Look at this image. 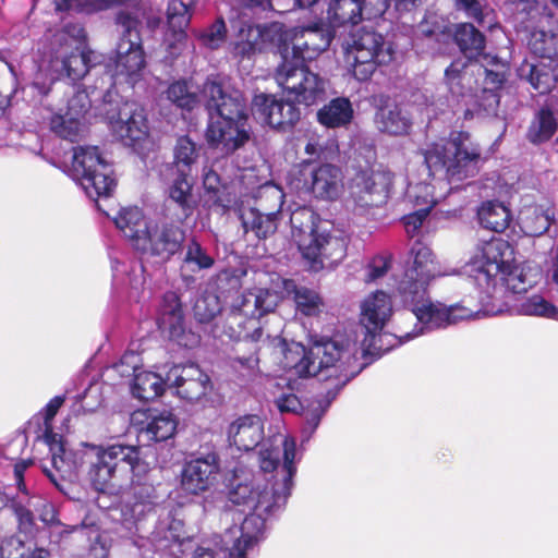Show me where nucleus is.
I'll return each mask as SVG.
<instances>
[{
    "label": "nucleus",
    "instance_id": "20e7f679",
    "mask_svg": "<svg viewBox=\"0 0 558 558\" xmlns=\"http://www.w3.org/2000/svg\"><path fill=\"white\" fill-rule=\"evenodd\" d=\"M362 369L355 343L326 339L315 342L308 350L303 348V357L295 364L296 374L301 377L317 376L331 385L324 395L314 400L312 408L305 413L303 433H307V438L315 433L342 388Z\"/></svg>",
    "mask_w": 558,
    "mask_h": 558
},
{
    "label": "nucleus",
    "instance_id": "6e6d98bb",
    "mask_svg": "<svg viewBox=\"0 0 558 558\" xmlns=\"http://www.w3.org/2000/svg\"><path fill=\"white\" fill-rule=\"evenodd\" d=\"M184 263L193 265V270H202L210 268L214 265V258L206 253L198 242L192 240L186 246Z\"/></svg>",
    "mask_w": 558,
    "mask_h": 558
},
{
    "label": "nucleus",
    "instance_id": "a878e982",
    "mask_svg": "<svg viewBox=\"0 0 558 558\" xmlns=\"http://www.w3.org/2000/svg\"><path fill=\"white\" fill-rule=\"evenodd\" d=\"M473 74L474 71H470L468 61L463 59L453 60L445 70V84L457 106H468L469 100L473 99Z\"/></svg>",
    "mask_w": 558,
    "mask_h": 558
},
{
    "label": "nucleus",
    "instance_id": "f257e3e1",
    "mask_svg": "<svg viewBox=\"0 0 558 558\" xmlns=\"http://www.w3.org/2000/svg\"><path fill=\"white\" fill-rule=\"evenodd\" d=\"M78 480L84 477L100 494L99 508L109 509L110 518L132 531L158 502L156 488L147 482L151 471L137 446L122 444L86 445L78 456Z\"/></svg>",
    "mask_w": 558,
    "mask_h": 558
},
{
    "label": "nucleus",
    "instance_id": "1a4fd4ad",
    "mask_svg": "<svg viewBox=\"0 0 558 558\" xmlns=\"http://www.w3.org/2000/svg\"><path fill=\"white\" fill-rule=\"evenodd\" d=\"M52 46L50 64L59 76L78 81L100 62V56L86 48L85 31L78 23L66 24L57 32Z\"/></svg>",
    "mask_w": 558,
    "mask_h": 558
},
{
    "label": "nucleus",
    "instance_id": "412c9836",
    "mask_svg": "<svg viewBox=\"0 0 558 558\" xmlns=\"http://www.w3.org/2000/svg\"><path fill=\"white\" fill-rule=\"evenodd\" d=\"M90 108V98L86 90H77L68 101L64 113L52 116L50 129L58 136L75 141L83 130L84 119Z\"/></svg>",
    "mask_w": 558,
    "mask_h": 558
},
{
    "label": "nucleus",
    "instance_id": "473e14b6",
    "mask_svg": "<svg viewBox=\"0 0 558 558\" xmlns=\"http://www.w3.org/2000/svg\"><path fill=\"white\" fill-rule=\"evenodd\" d=\"M412 265L407 269H415V275L430 280L450 275L442 271L439 264L435 260L432 250L420 240H416L410 250Z\"/></svg>",
    "mask_w": 558,
    "mask_h": 558
},
{
    "label": "nucleus",
    "instance_id": "f704fd0d",
    "mask_svg": "<svg viewBox=\"0 0 558 558\" xmlns=\"http://www.w3.org/2000/svg\"><path fill=\"white\" fill-rule=\"evenodd\" d=\"M511 213L507 206L498 201L482 203L477 209V220L482 228L500 233L511 222Z\"/></svg>",
    "mask_w": 558,
    "mask_h": 558
},
{
    "label": "nucleus",
    "instance_id": "c03bdc74",
    "mask_svg": "<svg viewBox=\"0 0 558 558\" xmlns=\"http://www.w3.org/2000/svg\"><path fill=\"white\" fill-rule=\"evenodd\" d=\"M519 75L539 94L549 93L555 85L553 74L545 65L525 63L519 69Z\"/></svg>",
    "mask_w": 558,
    "mask_h": 558
},
{
    "label": "nucleus",
    "instance_id": "6ab92c4d",
    "mask_svg": "<svg viewBox=\"0 0 558 558\" xmlns=\"http://www.w3.org/2000/svg\"><path fill=\"white\" fill-rule=\"evenodd\" d=\"M112 132L125 144L135 145L148 135L144 109L136 102L126 101L116 114L107 117Z\"/></svg>",
    "mask_w": 558,
    "mask_h": 558
},
{
    "label": "nucleus",
    "instance_id": "0eeeda50",
    "mask_svg": "<svg viewBox=\"0 0 558 558\" xmlns=\"http://www.w3.org/2000/svg\"><path fill=\"white\" fill-rule=\"evenodd\" d=\"M202 96L209 114L207 143L220 155H229L244 141V105L239 95L227 94L215 77H208L204 83Z\"/></svg>",
    "mask_w": 558,
    "mask_h": 558
},
{
    "label": "nucleus",
    "instance_id": "4468645a",
    "mask_svg": "<svg viewBox=\"0 0 558 558\" xmlns=\"http://www.w3.org/2000/svg\"><path fill=\"white\" fill-rule=\"evenodd\" d=\"M347 54L353 76L365 82L378 65L392 60V48L380 33L364 26L351 34Z\"/></svg>",
    "mask_w": 558,
    "mask_h": 558
},
{
    "label": "nucleus",
    "instance_id": "69168bd1",
    "mask_svg": "<svg viewBox=\"0 0 558 558\" xmlns=\"http://www.w3.org/2000/svg\"><path fill=\"white\" fill-rule=\"evenodd\" d=\"M15 514L20 532L24 533L26 537H34L36 534V524L33 513L28 509L19 506L15 508Z\"/></svg>",
    "mask_w": 558,
    "mask_h": 558
},
{
    "label": "nucleus",
    "instance_id": "423d86ee",
    "mask_svg": "<svg viewBox=\"0 0 558 558\" xmlns=\"http://www.w3.org/2000/svg\"><path fill=\"white\" fill-rule=\"evenodd\" d=\"M511 255L512 248L507 241L493 240L484 246L482 257L466 267L469 281L478 289L481 302L492 295L497 276L513 293L526 292L536 283L538 274L530 267L510 263Z\"/></svg>",
    "mask_w": 558,
    "mask_h": 558
},
{
    "label": "nucleus",
    "instance_id": "13d9d810",
    "mask_svg": "<svg viewBox=\"0 0 558 558\" xmlns=\"http://www.w3.org/2000/svg\"><path fill=\"white\" fill-rule=\"evenodd\" d=\"M39 519L46 524L49 525L57 531H53L51 534V538L54 536V533H58L60 537H62L63 534H69L76 530V526H63L57 519V511L54 509V506L50 502H43L41 507L39 509Z\"/></svg>",
    "mask_w": 558,
    "mask_h": 558
},
{
    "label": "nucleus",
    "instance_id": "8fccbe9b",
    "mask_svg": "<svg viewBox=\"0 0 558 558\" xmlns=\"http://www.w3.org/2000/svg\"><path fill=\"white\" fill-rule=\"evenodd\" d=\"M203 185L205 190V202L209 207L221 206L227 207L223 198L225 186L220 182L219 175L211 169H204Z\"/></svg>",
    "mask_w": 558,
    "mask_h": 558
},
{
    "label": "nucleus",
    "instance_id": "9b49d317",
    "mask_svg": "<svg viewBox=\"0 0 558 558\" xmlns=\"http://www.w3.org/2000/svg\"><path fill=\"white\" fill-rule=\"evenodd\" d=\"M63 402L64 398L61 396L52 398L46 407L29 421L28 428L31 429L37 426L35 429L36 440L43 441L49 448L53 468L62 477L73 481V477L77 475V466L80 464L78 456L85 451V446L89 444L83 442L81 448L71 451L66 449L63 437L53 432L52 421Z\"/></svg>",
    "mask_w": 558,
    "mask_h": 558
},
{
    "label": "nucleus",
    "instance_id": "dca6fc26",
    "mask_svg": "<svg viewBox=\"0 0 558 558\" xmlns=\"http://www.w3.org/2000/svg\"><path fill=\"white\" fill-rule=\"evenodd\" d=\"M254 198L259 201V208L250 209L251 222L246 221V236L253 233L256 239H265L277 229V211L282 205V191L270 182L260 184Z\"/></svg>",
    "mask_w": 558,
    "mask_h": 558
},
{
    "label": "nucleus",
    "instance_id": "bb28decb",
    "mask_svg": "<svg viewBox=\"0 0 558 558\" xmlns=\"http://www.w3.org/2000/svg\"><path fill=\"white\" fill-rule=\"evenodd\" d=\"M342 181L341 169L326 162L312 170L310 189L316 198L332 201L340 195Z\"/></svg>",
    "mask_w": 558,
    "mask_h": 558
},
{
    "label": "nucleus",
    "instance_id": "603ef678",
    "mask_svg": "<svg viewBox=\"0 0 558 558\" xmlns=\"http://www.w3.org/2000/svg\"><path fill=\"white\" fill-rule=\"evenodd\" d=\"M393 173L388 169L373 171L366 182L367 192L369 194H377L384 199H387L393 185Z\"/></svg>",
    "mask_w": 558,
    "mask_h": 558
},
{
    "label": "nucleus",
    "instance_id": "f03ea898",
    "mask_svg": "<svg viewBox=\"0 0 558 558\" xmlns=\"http://www.w3.org/2000/svg\"><path fill=\"white\" fill-rule=\"evenodd\" d=\"M246 466L255 484L246 495V558L267 537V523L286 508L296 474V442L289 436L264 438L258 415L246 414Z\"/></svg>",
    "mask_w": 558,
    "mask_h": 558
},
{
    "label": "nucleus",
    "instance_id": "2eb2a0df",
    "mask_svg": "<svg viewBox=\"0 0 558 558\" xmlns=\"http://www.w3.org/2000/svg\"><path fill=\"white\" fill-rule=\"evenodd\" d=\"M251 111L258 123L283 133L291 132L301 119L296 104L264 93L254 96Z\"/></svg>",
    "mask_w": 558,
    "mask_h": 558
},
{
    "label": "nucleus",
    "instance_id": "aec40b11",
    "mask_svg": "<svg viewBox=\"0 0 558 558\" xmlns=\"http://www.w3.org/2000/svg\"><path fill=\"white\" fill-rule=\"evenodd\" d=\"M299 247L304 258L310 260L313 269L324 267V262L339 263L345 256L347 243L341 236L331 234L326 229L311 239V241L298 240Z\"/></svg>",
    "mask_w": 558,
    "mask_h": 558
},
{
    "label": "nucleus",
    "instance_id": "6e6552de",
    "mask_svg": "<svg viewBox=\"0 0 558 558\" xmlns=\"http://www.w3.org/2000/svg\"><path fill=\"white\" fill-rule=\"evenodd\" d=\"M424 161L430 175L444 177L452 184L475 177L484 159L470 135L458 132L445 143L430 145L424 153Z\"/></svg>",
    "mask_w": 558,
    "mask_h": 558
},
{
    "label": "nucleus",
    "instance_id": "c756f323",
    "mask_svg": "<svg viewBox=\"0 0 558 558\" xmlns=\"http://www.w3.org/2000/svg\"><path fill=\"white\" fill-rule=\"evenodd\" d=\"M177 429V421L172 413L160 412L146 415L138 428L141 441H165L173 436Z\"/></svg>",
    "mask_w": 558,
    "mask_h": 558
},
{
    "label": "nucleus",
    "instance_id": "c9c22d12",
    "mask_svg": "<svg viewBox=\"0 0 558 558\" xmlns=\"http://www.w3.org/2000/svg\"><path fill=\"white\" fill-rule=\"evenodd\" d=\"M476 74L483 76V89L499 93L506 81L507 64L498 57L486 54L478 60Z\"/></svg>",
    "mask_w": 558,
    "mask_h": 558
},
{
    "label": "nucleus",
    "instance_id": "9d476101",
    "mask_svg": "<svg viewBox=\"0 0 558 558\" xmlns=\"http://www.w3.org/2000/svg\"><path fill=\"white\" fill-rule=\"evenodd\" d=\"M116 24L122 28L117 44L114 56L109 58L105 70L110 78L137 82L146 66L145 53L140 36V19L129 13H120L114 19Z\"/></svg>",
    "mask_w": 558,
    "mask_h": 558
},
{
    "label": "nucleus",
    "instance_id": "4d7b16f0",
    "mask_svg": "<svg viewBox=\"0 0 558 558\" xmlns=\"http://www.w3.org/2000/svg\"><path fill=\"white\" fill-rule=\"evenodd\" d=\"M254 296L255 310L252 317L246 319V324H253L255 318H260L263 315L272 312L278 303V295L267 289L259 290Z\"/></svg>",
    "mask_w": 558,
    "mask_h": 558
},
{
    "label": "nucleus",
    "instance_id": "b1692460",
    "mask_svg": "<svg viewBox=\"0 0 558 558\" xmlns=\"http://www.w3.org/2000/svg\"><path fill=\"white\" fill-rule=\"evenodd\" d=\"M197 0H170L167 8V20L172 31L173 40L168 41V52L177 58L186 47V34L184 28L191 20V10Z\"/></svg>",
    "mask_w": 558,
    "mask_h": 558
},
{
    "label": "nucleus",
    "instance_id": "39448f33",
    "mask_svg": "<svg viewBox=\"0 0 558 558\" xmlns=\"http://www.w3.org/2000/svg\"><path fill=\"white\" fill-rule=\"evenodd\" d=\"M432 280L415 275V269H405L398 282L397 293L409 312L404 313L410 320L416 323L411 331L405 332V339L412 340L421 335L446 328L459 320L469 319L480 313L477 305H470L468 300L446 306L434 303L427 295V286Z\"/></svg>",
    "mask_w": 558,
    "mask_h": 558
},
{
    "label": "nucleus",
    "instance_id": "5fc2aeb1",
    "mask_svg": "<svg viewBox=\"0 0 558 558\" xmlns=\"http://www.w3.org/2000/svg\"><path fill=\"white\" fill-rule=\"evenodd\" d=\"M196 159L195 144L189 137H180L174 148V170L185 169L190 172V166Z\"/></svg>",
    "mask_w": 558,
    "mask_h": 558
},
{
    "label": "nucleus",
    "instance_id": "e2e57ef3",
    "mask_svg": "<svg viewBox=\"0 0 558 558\" xmlns=\"http://www.w3.org/2000/svg\"><path fill=\"white\" fill-rule=\"evenodd\" d=\"M244 426L243 418H238L230 424L228 428V441L230 456L233 458H240L244 446V439L241 436V429Z\"/></svg>",
    "mask_w": 558,
    "mask_h": 558
},
{
    "label": "nucleus",
    "instance_id": "a18cd8bd",
    "mask_svg": "<svg viewBox=\"0 0 558 558\" xmlns=\"http://www.w3.org/2000/svg\"><path fill=\"white\" fill-rule=\"evenodd\" d=\"M192 187L193 183L189 179V171L178 168V170H174V177L168 185V195L186 211L191 209Z\"/></svg>",
    "mask_w": 558,
    "mask_h": 558
},
{
    "label": "nucleus",
    "instance_id": "393cba45",
    "mask_svg": "<svg viewBox=\"0 0 558 558\" xmlns=\"http://www.w3.org/2000/svg\"><path fill=\"white\" fill-rule=\"evenodd\" d=\"M555 221V207L550 201L524 204L518 215V225L527 236H539Z\"/></svg>",
    "mask_w": 558,
    "mask_h": 558
},
{
    "label": "nucleus",
    "instance_id": "49530a36",
    "mask_svg": "<svg viewBox=\"0 0 558 558\" xmlns=\"http://www.w3.org/2000/svg\"><path fill=\"white\" fill-rule=\"evenodd\" d=\"M529 49L539 58L554 60L558 56V34L534 31L529 39Z\"/></svg>",
    "mask_w": 558,
    "mask_h": 558
},
{
    "label": "nucleus",
    "instance_id": "4c0bfd02",
    "mask_svg": "<svg viewBox=\"0 0 558 558\" xmlns=\"http://www.w3.org/2000/svg\"><path fill=\"white\" fill-rule=\"evenodd\" d=\"M119 9L116 17L120 13H129L135 19H140L142 10V0H80L75 10L86 14L99 13L108 10Z\"/></svg>",
    "mask_w": 558,
    "mask_h": 558
},
{
    "label": "nucleus",
    "instance_id": "7ed1b4c3",
    "mask_svg": "<svg viewBox=\"0 0 558 558\" xmlns=\"http://www.w3.org/2000/svg\"><path fill=\"white\" fill-rule=\"evenodd\" d=\"M335 36L333 29L323 23L295 27L289 36L279 23L253 25L246 22V56L248 51L264 52L276 50L281 58L275 78L278 85L294 99L306 106L320 100L326 92V82L305 66L327 50Z\"/></svg>",
    "mask_w": 558,
    "mask_h": 558
},
{
    "label": "nucleus",
    "instance_id": "a211bd4d",
    "mask_svg": "<svg viewBox=\"0 0 558 558\" xmlns=\"http://www.w3.org/2000/svg\"><path fill=\"white\" fill-rule=\"evenodd\" d=\"M166 383L189 402L201 401L213 390L209 376L194 363L173 365L166 374Z\"/></svg>",
    "mask_w": 558,
    "mask_h": 558
},
{
    "label": "nucleus",
    "instance_id": "864d4df0",
    "mask_svg": "<svg viewBox=\"0 0 558 558\" xmlns=\"http://www.w3.org/2000/svg\"><path fill=\"white\" fill-rule=\"evenodd\" d=\"M454 9L473 20L480 26H486V17L489 14V8L486 2L481 0H453Z\"/></svg>",
    "mask_w": 558,
    "mask_h": 558
},
{
    "label": "nucleus",
    "instance_id": "37998d69",
    "mask_svg": "<svg viewBox=\"0 0 558 558\" xmlns=\"http://www.w3.org/2000/svg\"><path fill=\"white\" fill-rule=\"evenodd\" d=\"M182 317L181 303L177 294L173 292L166 293L157 318L159 327L169 329L171 333H174L181 327Z\"/></svg>",
    "mask_w": 558,
    "mask_h": 558
},
{
    "label": "nucleus",
    "instance_id": "a19ab883",
    "mask_svg": "<svg viewBox=\"0 0 558 558\" xmlns=\"http://www.w3.org/2000/svg\"><path fill=\"white\" fill-rule=\"evenodd\" d=\"M474 106L463 111L464 119H472L475 116L484 118L498 117L500 95L497 92L481 89L480 94L473 93Z\"/></svg>",
    "mask_w": 558,
    "mask_h": 558
},
{
    "label": "nucleus",
    "instance_id": "ea45409f",
    "mask_svg": "<svg viewBox=\"0 0 558 558\" xmlns=\"http://www.w3.org/2000/svg\"><path fill=\"white\" fill-rule=\"evenodd\" d=\"M416 190L424 193V196H421L420 194L412 192L409 193V197L415 198L416 205H425L423 208L416 209L415 211L405 215L402 218L405 231L408 235L414 236L416 231L423 226L424 220L429 215L430 209L436 204L435 198L429 193V186L428 185H420L416 186Z\"/></svg>",
    "mask_w": 558,
    "mask_h": 558
},
{
    "label": "nucleus",
    "instance_id": "58836bf2",
    "mask_svg": "<svg viewBox=\"0 0 558 558\" xmlns=\"http://www.w3.org/2000/svg\"><path fill=\"white\" fill-rule=\"evenodd\" d=\"M284 289L288 293H293L296 310L301 314L316 316L322 312L323 299L315 290L298 286L293 280H286Z\"/></svg>",
    "mask_w": 558,
    "mask_h": 558
},
{
    "label": "nucleus",
    "instance_id": "338daca9",
    "mask_svg": "<svg viewBox=\"0 0 558 558\" xmlns=\"http://www.w3.org/2000/svg\"><path fill=\"white\" fill-rule=\"evenodd\" d=\"M390 266L389 260L384 256H375L367 265V281H375L386 275Z\"/></svg>",
    "mask_w": 558,
    "mask_h": 558
},
{
    "label": "nucleus",
    "instance_id": "09e8293b",
    "mask_svg": "<svg viewBox=\"0 0 558 558\" xmlns=\"http://www.w3.org/2000/svg\"><path fill=\"white\" fill-rule=\"evenodd\" d=\"M520 311L524 315L558 320V306L539 294H533L526 298L521 303Z\"/></svg>",
    "mask_w": 558,
    "mask_h": 558
},
{
    "label": "nucleus",
    "instance_id": "052dcab7",
    "mask_svg": "<svg viewBox=\"0 0 558 558\" xmlns=\"http://www.w3.org/2000/svg\"><path fill=\"white\" fill-rule=\"evenodd\" d=\"M244 536V527L243 523L240 525H234L226 531L223 536V542L226 545L231 544L230 556L232 558H243L244 557V545L242 544V538Z\"/></svg>",
    "mask_w": 558,
    "mask_h": 558
},
{
    "label": "nucleus",
    "instance_id": "bf43d9fd",
    "mask_svg": "<svg viewBox=\"0 0 558 558\" xmlns=\"http://www.w3.org/2000/svg\"><path fill=\"white\" fill-rule=\"evenodd\" d=\"M141 356L133 352H125L120 361L113 365V371L117 372L121 377H133L135 378V374L140 373L141 365Z\"/></svg>",
    "mask_w": 558,
    "mask_h": 558
},
{
    "label": "nucleus",
    "instance_id": "79ce46f5",
    "mask_svg": "<svg viewBox=\"0 0 558 558\" xmlns=\"http://www.w3.org/2000/svg\"><path fill=\"white\" fill-rule=\"evenodd\" d=\"M290 225L294 236H299V240H305L303 236H307L308 241L315 236L320 226L317 223V217L310 207H298L290 215Z\"/></svg>",
    "mask_w": 558,
    "mask_h": 558
},
{
    "label": "nucleus",
    "instance_id": "72a5a7b5",
    "mask_svg": "<svg viewBox=\"0 0 558 558\" xmlns=\"http://www.w3.org/2000/svg\"><path fill=\"white\" fill-rule=\"evenodd\" d=\"M558 130V120L548 107L539 108L526 130L525 137L533 145L548 142Z\"/></svg>",
    "mask_w": 558,
    "mask_h": 558
},
{
    "label": "nucleus",
    "instance_id": "7c9ffc66",
    "mask_svg": "<svg viewBox=\"0 0 558 558\" xmlns=\"http://www.w3.org/2000/svg\"><path fill=\"white\" fill-rule=\"evenodd\" d=\"M354 110L347 97H337L317 111V121L329 129L347 126L353 119Z\"/></svg>",
    "mask_w": 558,
    "mask_h": 558
},
{
    "label": "nucleus",
    "instance_id": "e433bc0d",
    "mask_svg": "<svg viewBox=\"0 0 558 558\" xmlns=\"http://www.w3.org/2000/svg\"><path fill=\"white\" fill-rule=\"evenodd\" d=\"M168 387L166 377L154 372L141 371L135 374L131 385L132 395L144 401L154 400L161 396L165 388Z\"/></svg>",
    "mask_w": 558,
    "mask_h": 558
},
{
    "label": "nucleus",
    "instance_id": "f8f14e48",
    "mask_svg": "<svg viewBox=\"0 0 558 558\" xmlns=\"http://www.w3.org/2000/svg\"><path fill=\"white\" fill-rule=\"evenodd\" d=\"M391 315V299L383 291L368 295L361 305V324L365 328L363 345L377 356L408 341L404 337L407 331L401 335L383 332Z\"/></svg>",
    "mask_w": 558,
    "mask_h": 558
},
{
    "label": "nucleus",
    "instance_id": "774afa93",
    "mask_svg": "<svg viewBox=\"0 0 558 558\" xmlns=\"http://www.w3.org/2000/svg\"><path fill=\"white\" fill-rule=\"evenodd\" d=\"M546 280L551 292L558 293V243L553 247L546 270Z\"/></svg>",
    "mask_w": 558,
    "mask_h": 558
},
{
    "label": "nucleus",
    "instance_id": "680f3d73",
    "mask_svg": "<svg viewBox=\"0 0 558 558\" xmlns=\"http://www.w3.org/2000/svg\"><path fill=\"white\" fill-rule=\"evenodd\" d=\"M226 25L222 20H217L211 27L199 34V39L209 49H217L225 41Z\"/></svg>",
    "mask_w": 558,
    "mask_h": 558
},
{
    "label": "nucleus",
    "instance_id": "0e129e2a",
    "mask_svg": "<svg viewBox=\"0 0 558 558\" xmlns=\"http://www.w3.org/2000/svg\"><path fill=\"white\" fill-rule=\"evenodd\" d=\"M220 311L216 298H204L195 304V316L199 322L210 320Z\"/></svg>",
    "mask_w": 558,
    "mask_h": 558
},
{
    "label": "nucleus",
    "instance_id": "2f4dec72",
    "mask_svg": "<svg viewBox=\"0 0 558 558\" xmlns=\"http://www.w3.org/2000/svg\"><path fill=\"white\" fill-rule=\"evenodd\" d=\"M453 39L468 59H482L486 38L472 23H460L456 26Z\"/></svg>",
    "mask_w": 558,
    "mask_h": 558
},
{
    "label": "nucleus",
    "instance_id": "f3484780",
    "mask_svg": "<svg viewBox=\"0 0 558 558\" xmlns=\"http://www.w3.org/2000/svg\"><path fill=\"white\" fill-rule=\"evenodd\" d=\"M184 236L179 222L160 218L150 225L145 239L137 242V251L167 260L180 250Z\"/></svg>",
    "mask_w": 558,
    "mask_h": 558
},
{
    "label": "nucleus",
    "instance_id": "3c124183",
    "mask_svg": "<svg viewBox=\"0 0 558 558\" xmlns=\"http://www.w3.org/2000/svg\"><path fill=\"white\" fill-rule=\"evenodd\" d=\"M306 155L319 160H335L339 153L338 143L333 138L322 140L311 137L305 145Z\"/></svg>",
    "mask_w": 558,
    "mask_h": 558
},
{
    "label": "nucleus",
    "instance_id": "de8ad7c7",
    "mask_svg": "<svg viewBox=\"0 0 558 558\" xmlns=\"http://www.w3.org/2000/svg\"><path fill=\"white\" fill-rule=\"evenodd\" d=\"M167 98L177 107L192 110L198 104V95L189 81L173 82L166 92Z\"/></svg>",
    "mask_w": 558,
    "mask_h": 558
},
{
    "label": "nucleus",
    "instance_id": "5701e85b",
    "mask_svg": "<svg viewBox=\"0 0 558 558\" xmlns=\"http://www.w3.org/2000/svg\"><path fill=\"white\" fill-rule=\"evenodd\" d=\"M218 472L215 454L193 459L183 465L181 471V488L192 495L207 490L214 483Z\"/></svg>",
    "mask_w": 558,
    "mask_h": 558
},
{
    "label": "nucleus",
    "instance_id": "4be33fe9",
    "mask_svg": "<svg viewBox=\"0 0 558 558\" xmlns=\"http://www.w3.org/2000/svg\"><path fill=\"white\" fill-rule=\"evenodd\" d=\"M375 2L374 11H368L365 0H331L327 10L329 23L335 26L345 24L355 25L363 17L371 19L373 15L383 14L388 8V0H368Z\"/></svg>",
    "mask_w": 558,
    "mask_h": 558
},
{
    "label": "nucleus",
    "instance_id": "cd10ccee",
    "mask_svg": "<svg viewBox=\"0 0 558 558\" xmlns=\"http://www.w3.org/2000/svg\"><path fill=\"white\" fill-rule=\"evenodd\" d=\"M376 128L389 135H405L412 126L410 113L396 102H386L379 106L374 118Z\"/></svg>",
    "mask_w": 558,
    "mask_h": 558
},
{
    "label": "nucleus",
    "instance_id": "ddd939ff",
    "mask_svg": "<svg viewBox=\"0 0 558 558\" xmlns=\"http://www.w3.org/2000/svg\"><path fill=\"white\" fill-rule=\"evenodd\" d=\"M111 166L101 157L96 146L73 148L68 174L85 191L89 198L109 196L116 186Z\"/></svg>",
    "mask_w": 558,
    "mask_h": 558
},
{
    "label": "nucleus",
    "instance_id": "c85d7f7f",
    "mask_svg": "<svg viewBox=\"0 0 558 558\" xmlns=\"http://www.w3.org/2000/svg\"><path fill=\"white\" fill-rule=\"evenodd\" d=\"M114 225L137 251V242L144 240L151 222L147 220L143 210L136 206L123 207L114 217Z\"/></svg>",
    "mask_w": 558,
    "mask_h": 558
}]
</instances>
